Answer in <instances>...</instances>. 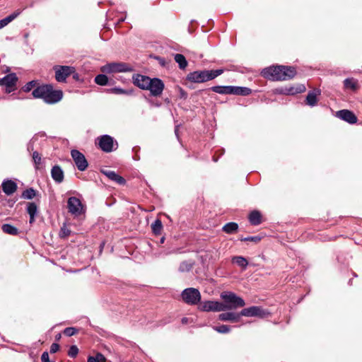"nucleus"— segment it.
Returning <instances> with one entry per match:
<instances>
[{"instance_id":"nucleus-18","label":"nucleus","mask_w":362,"mask_h":362,"mask_svg":"<svg viewBox=\"0 0 362 362\" xmlns=\"http://www.w3.org/2000/svg\"><path fill=\"white\" fill-rule=\"evenodd\" d=\"M240 313L227 312L221 313L218 315V320L221 321H229L231 322H238L240 321Z\"/></svg>"},{"instance_id":"nucleus-20","label":"nucleus","mask_w":362,"mask_h":362,"mask_svg":"<svg viewBox=\"0 0 362 362\" xmlns=\"http://www.w3.org/2000/svg\"><path fill=\"white\" fill-rule=\"evenodd\" d=\"M321 90L320 89H315L312 91H309L306 96V104L310 107H314L317 103V95H320Z\"/></svg>"},{"instance_id":"nucleus-44","label":"nucleus","mask_w":362,"mask_h":362,"mask_svg":"<svg viewBox=\"0 0 362 362\" xmlns=\"http://www.w3.org/2000/svg\"><path fill=\"white\" fill-rule=\"evenodd\" d=\"M77 333L75 327H66L64 330V334L67 337H71Z\"/></svg>"},{"instance_id":"nucleus-25","label":"nucleus","mask_w":362,"mask_h":362,"mask_svg":"<svg viewBox=\"0 0 362 362\" xmlns=\"http://www.w3.org/2000/svg\"><path fill=\"white\" fill-rule=\"evenodd\" d=\"M249 221L253 226H257L262 222V216L259 211H253L249 215Z\"/></svg>"},{"instance_id":"nucleus-2","label":"nucleus","mask_w":362,"mask_h":362,"mask_svg":"<svg viewBox=\"0 0 362 362\" xmlns=\"http://www.w3.org/2000/svg\"><path fill=\"white\" fill-rule=\"evenodd\" d=\"M223 69L202 70L190 72L187 75V80L192 83H204L214 79L223 73Z\"/></svg>"},{"instance_id":"nucleus-51","label":"nucleus","mask_w":362,"mask_h":362,"mask_svg":"<svg viewBox=\"0 0 362 362\" xmlns=\"http://www.w3.org/2000/svg\"><path fill=\"white\" fill-rule=\"evenodd\" d=\"M187 322H188V318L187 317H183L182 319V324H186V323H187Z\"/></svg>"},{"instance_id":"nucleus-4","label":"nucleus","mask_w":362,"mask_h":362,"mask_svg":"<svg viewBox=\"0 0 362 362\" xmlns=\"http://www.w3.org/2000/svg\"><path fill=\"white\" fill-rule=\"evenodd\" d=\"M95 144L105 153L112 152L118 148L117 141L113 137L107 134L98 136Z\"/></svg>"},{"instance_id":"nucleus-11","label":"nucleus","mask_w":362,"mask_h":362,"mask_svg":"<svg viewBox=\"0 0 362 362\" xmlns=\"http://www.w3.org/2000/svg\"><path fill=\"white\" fill-rule=\"evenodd\" d=\"M18 77L14 73L6 75L2 78H0V86H6V92L9 93L13 91L16 88V83Z\"/></svg>"},{"instance_id":"nucleus-56","label":"nucleus","mask_w":362,"mask_h":362,"mask_svg":"<svg viewBox=\"0 0 362 362\" xmlns=\"http://www.w3.org/2000/svg\"><path fill=\"white\" fill-rule=\"evenodd\" d=\"M175 132L176 134H177V128L175 129Z\"/></svg>"},{"instance_id":"nucleus-30","label":"nucleus","mask_w":362,"mask_h":362,"mask_svg":"<svg viewBox=\"0 0 362 362\" xmlns=\"http://www.w3.org/2000/svg\"><path fill=\"white\" fill-rule=\"evenodd\" d=\"M211 90L219 94H230V86H215L211 88Z\"/></svg>"},{"instance_id":"nucleus-29","label":"nucleus","mask_w":362,"mask_h":362,"mask_svg":"<svg viewBox=\"0 0 362 362\" xmlns=\"http://www.w3.org/2000/svg\"><path fill=\"white\" fill-rule=\"evenodd\" d=\"M232 262L235 263L239 267H240L243 269H245L248 265V262L244 257L242 256H235L232 259Z\"/></svg>"},{"instance_id":"nucleus-13","label":"nucleus","mask_w":362,"mask_h":362,"mask_svg":"<svg viewBox=\"0 0 362 362\" xmlns=\"http://www.w3.org/2000/svg\"><path fill=\"white\" fill-rule=\"evenodd\" d=\"M67 206L69 212L75 216H78L82 214V204L81 201L75 197H71L68 199Z\"/></svg>"},{"instance_id":"nucleus-43","label":"nucleus","mask_w":362,"mask_h":362,"mask_svg":"<svg viewBox=\"0 0 362 362\" xmlns=\"http://www.w3.org/2000/svg\"><path fill=\"white\" fill-rule=\"evenodd\" d=\"M240 240L243 241V242L251 241V242H254L255 243H259L261 240V237H259L258 235H256V236H248V237H246V238H241Z\"/></svg>"},{"instance_id":"nucleus-28","label":"nucleus","mask_w":362,"mask_h":362,"mask_svg":"<svg viewBox=\"0 0 362 362\" xmlns=\"http://www.w3.org/2000/svg\"><path fill=\"white\" fill-rule=\"evenodd\" d=\"M238 229V223L235 222H230L224 225L222 228L223 231L228 234L235 233Z\"/></svg>"},{"instance_id":"nucleus-57","label":"nucleus","mask_w":362,"mask_h":362,"mask_svg":"<svg viewBox=\"0 0 362 362\" xmlns=\"http://www.w3.org/2000/svg\"><path fill=\"white\" fill-rule=\"evenodd\" d=\"M28 149L30 150V146H28Z\"/></svg>"},{"instance_id":"nucleus-1","label":"nucleus","mask_w":362,"mask_h":362,"mask_svg":"<svg viewBox=\"0 0 362 362\" xmlns=\"http://www.w3.org/2000/svg\"><path fill=\"white\" fill-rule=\"evenodd\" d=\"M32 95L35 98L42 99L47 104L57 103L63 98L62 90H54L49 84L37 86L33 90Z\"/></svg>"},{"instance_id":"nucleus-33","label":"nucleus","mask_w":362,"mask_h":362,"mask_svg":"<svg viewBox=\"0 0 362 362\" xmlns=\"http://www.w3.org/2000/svg\"><path fill=\"white\" fill-rule=\"evenodd\" d=\"M162 228V222L159 219H156L151 225L152 231L156 235L160 233Z\"/></svg>"},{"instance_id":"nucleus-27","label":"nucleus","mask_w":362,"mask_h":362,"mask_svg":"<svg viewBox=\"0 0 362 362\" xmlns=\"http://www.w3.org/2000/svg\"><path fill=\"white\" fill-rule=\"evenodd\" d=\"M1 229L4 233L12 235H16L19 233L18 229L16 227L8 223L3 224Z\"/></svg>"},{"instance_id":"nucleus-19","label":"nucleus","mask_w":362,"mask_h":362,"mask_svg":"<svg viewBox=\"0 0 362 362\" xmlns=\"http://www.w3.org/2000/svg\"><path fill=\"white\" fill-rule=\"evenodd\" d=\"M101 173L103 175H105L107 177H108L110 180L115 182L117 184H125V180L122 177L117 174L115 171L110 170H102Z\"/></svg>"},{"instance_id":"nucleus-46","label":"nucleus","mask_w":362,"mask_h":362,"mask_svg":"<svg viewBox=\"0 0 362 362\" xmlns=\"http://www.w3.org/2000/svg\"><path fill=\"white\" fill-rule=\"evenodd\" d=\"M59 349V345L57 343H53L50 346V353L54 354Z\"/></svg>"},{"instance_id":"nucleus-22","label":"nucleus","mask_w":362,"mask_h":362,"mask_svg":"<svg viewBox=\"0 0 362 362\" xmlns=\"http://www.w3.org/2000/svg\"><path fill=\"white\" fill-rule=\"evenodd\" d=\"M51 176L57 183H61L64 180V171L59 165H54L51 170Z\"/></svg>"},{"instance_id":"nucleus-41","label":"nucleus","mask_w":362,"mask_h":362,"mask_svg":"<svg viewBox=\"0 0 362 362\" xmlns=\"http://www.w3.org/2000/svg\"><path fill=\"white\" fill-rule=\"evenodd\" d=\"M71 233V230L66 226L65 224L60 229L59 236L61 238H66Z\"/></svg>"},{"instance_id":"nucleus-54","label":"nucleus","mask_w":362,"mask_h":362,"mask_svg":"<svg viewBox=\"0 0 362 362\" xmlns=\"http://www.w3.org/2000/svg\"><path fill=\"white\" fill-rule=\"evenodd\" d=\"M164 241H165V237H162V238H160V244H163V243H164Z\"/></svg>"},{"instance_id":"nucleus-39","label":"nucleus","mask_w":362,"mask_h":362,"mask_svg":"<svg viewBox=\"0 0 362 362\" xmlns=\"http://www.w3.org/2000/svg\"><path fill=\"white\" fill-rule=\"evenodd\" d=\"M33 160L35 165V168L38 169L40 167L39 165L41 164V156L37 151H34L33 153Z\"/></svg>"},{"instance_id":"nucleus-40","label":"nucleus","mask_w":362,"mask_h":362,"mask_svg":"<svg viewBox=\"0 0 362 362\" xmlns=\"http://www.w3.org/2000/svg\"><path fill=\"white\" fill-rule=\"evenodd\" d=\"M110 91L112 93H115V94H117V95H120V94H130L132 93L131 91H129V90H124V89H122V88H117V87L111 88L110 90Z\"/></svg>"},{"instance_id":"nucleus-26","label":"nucleus","mask_w":362,"mask_h":362,"mask_svg":"<svg viewBox=\"0 0 362 362\" xmlns=\"http://www.w3.org/2000/svg\"><path fill=\"white\" fill-rule=\"evenodd\" d=\"M344 86L347 89L356 90L358 88V81L354 78H346L344 81Z\"/></svg>"},{"instance_id":"nucleus-48","label":"nucleus","mask_w":362,"mask_h":362,"mask_svg":"<svg viewBox=\"0 0 362 362\" xmlns=\"http://www.w3.org/2000/svg\"><path fill=\"white\" fill-rule=\"evenodd\" d=\"M42 362H50L49 359V354L47 352H43L41 356Z\"/></svg>"},{"instance_id":"nucleus-17","label":"nucleus","mask_w":362,"mask_h":362,"mask_svg":"<svg viewBox=\"0 0 362 362\" xmlns=\"http://www.w3.org/2000/svg\"><path fill=\"white\" fill-rule=\"evenodd\" d=\"M306 88L303 84H297L289 87L282 88L279 93L285 95H295L305 92Z\"/></svg>"},{"instance_id":"nucleus-42","label":"nucleus","mask_w":362,"mask_h":362,"mask_svg":"<svg viewBox=\"0 0 362 362\" xmlns=\"http://www.w3.org/2000/svg\"><path fill=\"white\" fill-rule=\"evenodd\" d=\"M78 354V349L76 345H72L70 346L68 355L71 358H75Z\"/></svg>"},{"instance_id":"nucleus-6","label":"nucleus","mask_w":362,"mask_h":362,"mask_svg":"<svg viewBox=\"0 0 362 362\" xmlns=\"http://www.w3.org/2000/svg\"><path fill=\"white\" fill-rule=\"evenodd\" d=\"M284 66H276L265 68L262 71V75L273 81H286L284 72Z\"/></svg>"},{"instance_id":"nucleus-38","label":"nucleus","mask_w":362,"mask_h":362,"mask_svg":"<svg viewBox=\"0 0 362 362\" xmlns=\"http://www.w3.org/2000/svg\"><path fill=\"white\" fill-rule=\"evenodd\" d=\"M213 329L218 333L227 334L230 332V327L228 325H222L220 326H214Z\"/></svg>"},{"instance_id":"nucleus-50","label":"nucleus","mask_w":362,"mask_h":362,"mask_svg":"<svg viewBox=\"0 0 362 362\" xmlns=\"http://www.w3.org/2000/svg\"><path fill=\"white\" fill-rule=\"evenodd\" d=\"M87 362H97L95 356H89Z\"/></svg>"},{"instance_id":"nucleus-21","label":"nucleus","mask_w":362,"mask_h":362,"mask_svg":"<svg viewBox=\"0 0 362 362\" xmlns=\"http://www.w3.org/2000/svg\"><path fill=\"white\" fill-rule=\"evenodd\" d=\"M2 189L7 195L13 194L17 189V185L15 182L7 180L2 182Z\"/></svg>"},{"instance_id":"nucleus-52","label":"nucleus","mask_w":362,"mask_h":362,"mask_svg":"<svg viewBox=\"0 0 362 362\" xmlns=\"http://www.w3.org/2000/svg\"><path fill=\"white\" fill-rule=\"evenodd\" d=\"M35 221V216H30V223H33Z\"/></svg>"},{"instance_id":"nucleus-47","label":"nucleus","mask_w":362,"mask_h":362,"mask_svg":"<svg viewBox=\"0 0 362 362\" xmlns=\"http://www.w3.org/2000/svg\"><path fill=\"white\" fill-rule=\"evenodd\" d=\"M95 358H96L97 362H105L106 361L105 357L104 356L103 354H102L100 353H98L95 356Z\"/></svg>"},{"instance_id":"nucleus-34","label":"nucleus","mask_w":362,"mask_h":362,"mask_svg":"<svg viewBox=\"0 0 362 362\" xmlns=\"http://www.w3.org/2000/svg\"><path fill=\"white\" fill-rule=\"evenodd\" d=\"M193 263L187 261H184L180 263L179 267V271L180 272H189L192 269Z\"/></svg>"},{"instance_id":"nucleus-55","label":"nucleus","mask_w":362,"mask_h":362,"mask_svg":"<svg viewBox=\"0 0 362 362\" xmlns=\"http://www.w3.org/2000/svg\"><path fill=\"white\" fill-rule=\"evenodd\" d=\"M160 253H159V254L156 253V254H155V256H156V257H159V256H160Z\"/></svg>"},{"instance_id":"nucleus-14","label":"nucleus","mask_w":362,"mask_h":362,"mask_svg":"<svg viewBox=\"0 0 362 362\" xmlns=\"http://www.w3.org/2000/svg\"><path fill=\"white\" fill-rule=\"evenodd\" d=\"M71 157L80 171H84L88 167V162L83 153L78 150H72L71 152Z\"/></svg>"},{"instance_id":"nucleus-9","label":"nucleus","mask_w":362,"mask_h":362,"mask_svg":"<svg viewBox=\"0 0 362 362\" xmlns=\"http://www.w3.org/2000/svg\"><path fill=\"white\" fill-rule=\"evenodd\" d=\"M199 309L204 312H221L227 310V305L218 301L208 300L203 302Z\"/></svg>"},{"instance_id":"nucleus-8","label":"nucleus","mask_w":362,"mask_h":362,"mask_svg":"<svg viewBox=\"0 0 362 362\" xmlns=\"http://www.w3.org/2000/svg\"><path fill=\"white\" fill-rule=\"evenodd\" d=\"M240 317H257L264 318L270 315V313L263 309L261 306H251L243 309L240 312Z\"/></svg>"},{"instance_id":"nucleus-36","label":"nucleus","mask_w":362,"mask_h":362,"mask_svg":"<svg viewBox=\"0 0 362 362\" xmlns=\"http://www.w3.org/2000/svg\"><path fill=\"white\" fill-rule=\"evenodd\" d=\"M27 212L30 216H35L37 212V205L34 202L28 203L27 206Z\"/></svg>"},{"instance_id":"nucleus-12","label":"nucleus","mask_w":362,"mask_h":362,"mask_svg":"<svg viewBox=\"0 0 362 362\" xmlns=\"http://www.w3.org/2000/svg\"><path fill=\"white\" fill-rule=\"evenodd\" d=\"M164 83L160 78H151L147 90H150L151 95L157 97L160 96L164 89Z\"/></svg>"},{"instance_id":"nucleus-31","label":"nucleus","mask_w":362,"mask_h":362,"mask_svg":"<svg viewBox=\"0 0 362 362\" xmlns=\"http://www.w3.org/2000/svg\"><path fill=\"white\" fill-rule=\"evenodd\" d=\"M175 61L178 64L180 69H184L187 66V62L184 55L176 54L175 55Z\"/></svg>"},{"instance_id":"nucleus-3","label":"nucleus","mask_w":362,"mask_h":362,"mask_svg":"<svg viewBox=\"0 0 362 362\" xmlns=\"http://www.w3.org/2000/svg\"><path fill=\"white\" fill-rule=\"evenodd\" d=\"M221 298L227 305V310L243 308L245 306V300L233 292L225 291L221 294Z\"/></svg>"},{"instance_id":"nucleus-5","label":"nucleus","mask_w":362,"mask_h":362,"mask_svg":"<svg viewBox=\"0 0 362 362\" xmlns=\"http://www.w3.org/2000/svg\"><path fill=\"white\" fill-rule=\"evenodd\" d=\"M181 297L185 303L188 305H197L201 300L199 291L194 288H187L182 291Z\"/></svg>"},{"instance_id":"nucleus-23","label":"nucleus","mask_w":362,"mask_h":362,"mask_svg":"<svg viewBox=\"0 0 362 362\" xmlns=\"http://www.w3.org/2000/svg\"><path fill=\"white\" fill-rule=\"evenodd\" d=\"M230 93L232 95H249L252 93V90L247 87H240V86H230Z\"/></svg>"},{"instance_id":"nucleus-32","label":"nucleus","mask_w":362,"mask_h":362,"mask_svg":"<svg viewBox=\"0 0 362 362\" xmlns=\"http://www.w3.org/2000/svg\"><path fill=\"white\" fill-rule=\"evenodd\" d=\"M284 76L286 77V81L291 79L295 76L296 74V69L291 66H284Z\"/></svg>"},{"instance_id":"nucleus-49","label":"nucleus","mask_w":362,"mask_h":362,"mask_svg":"<svg viewBox=\"0 0 362 362\" xmlns=\"http://www.w3.org/2000/svg\"><path fill=\"white\" fill-rule=\"evenodd\" d=\"M180 98L184 99L187 98V93L182 88H180Z\"/></svg>"},{"instance_id":"nucleus-16","label":"nucleus","mask_w":362,"mask_h":362,"mask_svg":"<svg viewBox=\"0 0 362 362\" xmlns=\"http://www.w3.org/2000/svg\"><path fill=\"white\" fill-rule=\"evenodd\" d=\"M135 86L143 90H147L151 78L146 76L136 74L132 77Z\"/></svg>"},{"instance_id":"nucleus-24","label":"nucleus","mask_w":362,"mask_h":362,"mask_svg":"<svg viewBox=\"0 0 362 362\" xmlns=\"http://www.w3.org/2000/svg\"><path fill=\"white\" fill-rule=\"evenodd\" d=\"M21 13V10L18 9L11 13V15L6 16V18L0 20V29L6 26L9 23L16 19Z\"/></svg>"},{"instance_id":"nucleus-10","label":"nucleus","mask_w":362,"mask_h":362,"mask_svg":"<svg viewBox=\"0 0 362 362\" xmlns=\"http://www.w3.org/2000/svg\"><path fill=\"white\" fill-rule=\"evenodd\" d=\"M55 78L58 82H64L68 76L74 72V68L69 66H57L54 68Z\"/></svg>"},{"instance_id":"nucleus-37","label":"nucleus","mask_w":362,"mask_h":362,"mask_svg":"<svg viewBox=\"0 0 362 362\" xmlns=\"http://www.w3.org/2000/svg\"><path fill=\"white\" fill-rule=\"evenodd\" d=\"M95 82L100 86H105L108 82L107 77L104 74H99L95 78Z\"/></svg>"},{"instance_id":"nucleus-7","label":"nucleus","mask_w":362,"mask_h":362,"mask_svg":"<svg viewBox=\"0 0 362 362\" xmlns=\"http://www.w3.org/2000/svg\"><path fill=\"white\" fill-rule=\"evenodd\" d=\"M132 70V67L128 64L124 62L109 63L101 68V71L106 74L128 72Z\"/></svg>"},{"instance_id":"nucleus-15","label":"nucleus","mask_w":362,"mask_h":362,"mask_svg":"<svg viewBox=\"0 0 362 362\" xmlns=\"http://www.w3.org/2000/svg\"><path fill=\"white\" fill-rule=\"evenodd\" d=\"M336 117L349 124H355L357 122L356 116L349 110H341L336 112Z\"/></svg>"},{"instance_id":"nucleus-35","label":"nucleus","mask_w":362,"mask_h":362,"mask_svg":"<svg viewBox=\"0 0 362 362\" xmlns=\"http://www.w3.org/2000/svg\"><path fill=\"white\" fill-rule=\"evenodd\" d=\"M36 195L35 190L33 188H29L23 191L22 197L25 199H32Z\"/></svg>"},{"instance_id":"nucleus-53","label":"nucleus","mask_w":362,"mask_h":362,"mask_svg":"<svg viewBox=\"0 0 362 362\" xmlns=\"http://www.w3.org/2000/svg\"><path fill=\"white\" fill-rule=\"evenodd\" d=\"M158 60L160 62V64H162L163 65L164 64V59H162V58H158Z\"/></svg>"},{"instance_id":"nucleus-45","label":"nucleus","mask_w":362,"mask_h":362,"mask_svg":"<svg viewBox=\"0 0 362 362\" xmlns=\"http://www.w3.org/2000/svg\"><path fill=\"white\" fill-rule=\"evenodd\" d=\"M35 83L34 81L28 82L25 86H24V90L26 92H28L31 90V89L35 86Z\"/></svg>"}]
</instances>
